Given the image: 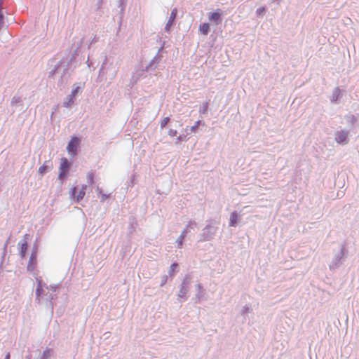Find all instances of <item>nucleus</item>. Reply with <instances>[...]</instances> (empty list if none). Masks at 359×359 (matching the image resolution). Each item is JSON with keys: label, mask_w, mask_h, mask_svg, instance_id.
I'll return each instance as SVG.
<instances>
[{"label": "nucleus", "mask_w": 359, "mask_h": 359, "mask_svg": "<svg viewBox=\"0 0 359 359\" xmlns=\"http://www.w3.org/2000/svg\"><path fill=\"white\" fill-rule=\"evenodd\" d=\"M238 221V215L236 211H233L230 215L229 226H236Z\"/></svg>", "instance_id": "obj_21"}, {"label": "nucleus", "mask_w": 359, "mask_h": 359, "mask_svg": "<svg viewBox=\"0 0 359 359\" xmlns=\"http://www.w3.org/2000/svg\"><path fill=\"white\" fill-rule=\"evenodd\" d=\"M86 185H83L81 189L79 190L78 194L76 195V194L77 192V187H74L72 189V191H71L72 195L75 196L76 202H79L84 198L85 194H86Z\"/></svg>", "instance_id": "obj_12"}, {"label": "nucleus", "mask_w": 359, "mask_h": 359, "mask_svg": "<svg viewBox=\"0 0 359 359\" xmlns=\"http://www.w3.org/2000/svg\"><path fill=\"white\" fill-rule=\"evenodd\" d=\"M107 58L106 57L104 61L103 62V63L101 65V67L100 69V72H101L102 71H103V69H104V66L105 65L107 64Z\"/></svg>", "instance_id": "obj_43"}, {"label": "nucleus", "mask_w": 359, "mask_h": 359, "mask_svg": "<svg viewBox=\"0 0 359 359\" xmlns=\"http://www.w3.org/2000/svg\"><path fill=\"white\" fill-rule=\"evenodd\" d=\"M200 32L206 36L209 34L210 31V25L208 23H201L199 26Z\"/></svg>", "instance_id": "obj_23"}, {"label": "nucleus", "mask_w": 359, "mask_h": 359, "mask_svg": "<svg viewBox=\"0 0 359 359\" xmlns=\"http://www.w3.org/2000/svg\"><path fill=\"white\" fill-rule=\"evenodd\" d=\"M4 359H10V353H7L4 358Z\"/></svg>", "instance_id": "obj_47"}, {"label": "nucleus", "mask_w": 359, "mask_h": 359, "mask_svg": "<svg viewBox=\"0 0 359 359\" xmlns=\"http://www.w3.org/2000/svg\"><path fill=\"white\" fill-rule=\"evenodd\" d=\"M2 9H3L2 4L0 3V11H2Z\"/></svg>", "instance_id": "obj_48"}, {"label": "nucleus", "mask_w": 359, "mask_h": 359, "mask_svg": "<svg viewBox=\"0 0 359 359\" xmlns=\"http://www.w3.org/2000/svg\"><path fill=\"white\" fill-rule=\"evenodd\" d=\"M345 245H342L340 248L339 251L334 255L330 264H329L330 270L334 271L339 268L342 265L343 262L344 261L345 259Z\"/></svg>", "instance_id": "obj_2"}, {"label": "nucleus", "mask_w": 359, "mask_h": 359, "mask_svg": "<svg viewBox=\"0 0 359 359\" xmlns=\"http://www.w3.org/2000/svg\"><path fill=\"white\" fill-rule=\"evenodd\" d=\"M348 135V130H337L334 133V140L339 144L346 145L349 142Z\"/></svg>", "instance_id": "obj_7"}, {"label": "nucleus", "mask_w": 359, "mask_h": 359, "mask_svg": "<svg viewBox=\"0 0 359 359\" xmlns=\"http://www.w3.org/2000/svg\"><path fill=\"white\" fill-rule=\"evenodd\" d=\"M177 134V131L174 129H170L168 132V135L170 137H175Z\"/></svg>", "instance_id": "obj_39"}, {"label": "nucleus", "mask_w": 359, "mask_h": 359, "mask_svg": "<svg viewBox=\"0 0 359 359\" xmlns=\"http://www.w3.org/2000/svg\"><path fill=\"white\" fill-rule=\"evenodd\" d=\"M36 258H37V252H36V250H33L31 253L29 263L27 265L28 270H32L34 269V265L36 264Z\"/></svg>", "instance_id": "obj_18"}, {"label": "nucleus", "mask_w": 359, "mask_h": 359, "mask_svg": "<svg viewBox=\"0 0 359 359\" xmlns=\"http://www.w3.org/2000/svg\"><path fill=\"white\" fill-rule=\"evenodd\" d=\"M53 168V164L50 161H46L45 163L39 167V173L41 175H44L47 172L50 171Z\"/></svg>", "instance_id": "obj_17"}, {"label": "nucleus", "mask_w": 359, "mask_h": 359, "mask_svg": "<svg viewBox=\"0 0 359 359\" xmlns=\"http://www.w3.org/2000/svg\"><path fill=\"white\" fill-rule=\"evenodd\" d=\"M161 49H163V47H161L158 50L157 54L153 57V59L150 61V62L145 67V68L143 69V71L152 72L156 69L160 61L161 60V57L158 55L159 52L161 51Z\"/></svg>", "instance_id": "obj_8"}, {"label": "nucleus", "mask_w": 359, "mask_h": 359, "mask_svg": "<svg viewBox=\"0 0 359 359\" xmlns=\"http://www.w3.org/2000/svg\"><path fill=\"white\" fill-rule=\"evenodd\" d=\"M20 245V255L22 258H24L26 255L28 244L27 241H20L18 243Z\"/></svg>", "instance_id": "obj_20"}, {"label": "nucleus", "mask_w": 359, "mask_h": 359, "mask_svg": "<svg viewBox=\"0 0 359 359\" xmlns=\"http://www.w3.org/2000/svg\"><path fill=\"white\" fill-rule=\"evenodd\" d=\"M116 75V72H114V73L113 74V77H114Z\"/></svg>", "instance_id": "obj_50"}, {"label": "nucleus", "mask_w": 359, "mask_h": 359, "mask_svg": "<svg viewBox=\"0 0 359 359\" xmlns=\"http://www.w3.org/2000/svg\"><path fill=\"white\" fill-rule=\"evenodd\" d=\"M44 287H46V289L48 290H51L52 292H55L57 289L58 288V285H47L46 284H44Z\"/></svg>", "instance_id": "obj_34"}, {"label": "nucleus", "mask_w": 359, "mask_h": 359, "mask_svg": "<svg viewBox=\"0 0 359 359\" xmlns=\"http://www.w3.org/2000/svg\"><path fill=\"white\" fill-rule=\"evenodd\" d=\"M135 219H130V224H129V228H128L129 229L128 233L130 234H132L135 231Z\"/></svg>", "instance_id": "obj_29"}, {"label": "nucleus", "mask_w": 359, "mask_h": 359, "mask_svg": "<svg viewBox=\"0 0 359 359\" xmlns=\"http://www.w3.org/2000/svg\"><path fill=\"white\" fill-rule=\"evenodd\" d=\"M96 191L99 195H101L102 194V189L99 187H97Z\"/></svg>", "instance_id": "obj_44"}, {"label": "nucleus", "mask_w": 359, "mask_h": 359, "mask_svg": "<svg viewBox=\"0 0 359 359\" xmlns=\"http://www.w3.org/2000/svg\"><path fill=\"white\" fill-rule=\"evenodd\" d=\"M26 358H27V359H31V355H27V356L26 357Z\"/></svg>", "instance_id": "obj_49"}, {"label": "nucleus", "mask_w": 359, "mask_h": 359, "mask_svg": "<svg viewBox=\"0 0 359 359\" xmlns=\"http://www.w3.org/2000/svg\"><path fill=\"white\" fill-rule=\"evenodd\" d=\"M0 3H1V4H3V0H0Z\"/></svg>", "instance_id": "obj_51"}, {"label": "nucleus", "mask_w": 359, "mask_h": 359, "mask_svg": "<svg viewBox=\"0 0 359 359\" xmlns=\"http://www.w3.org/2000/svg\"><path fill=\"white\" fill-rule=\"evenodd\" d=\"M170 120V117H165L161 122V128L163 129V128H165L166 125L169 123Z\"/></svg>", "instance_id": "obj_35"}, {"label": "nucleus", "mask_w": 359, "mask_h": 359, "mask_svg": "<svg viewBox=\"0 0 359 359\" xmlns=\"http://www.w3.org/2000/svg\"><path fill=\"white\" fill-rule=\"evenodd\" d=\"M201 123H202V121H201V120L197 121L195 123V124H194L193 126H191V127L190 128V129H189V130H190V131H191V133H196V131H197V130H198V128L199 126H200ZM203 125H205V123H204V122H203Z\"/></svg>", "instance_id": "obj_28"}, {"label": "nucleus", "mask_w": 359, "mask_h": 359, "mask_svg": "<svg viewBox=\"0 0 359 359\" xmlns=\"http://www.w3.org/2000/svg\"><path fill=\"white\" fill-rule=\"evenodd\" d=\"M191 276L189 274H187L183 278L181 285L189 287V285L191 282Z\"/></svg>", "instance_id": "obj_25"}, {"label": "nucleus", "mask_w": 359, "mask_h": 359, "mask_svg": "<svg viewBox=\"0 0 359 359\" xmlns=\"http://www.w3.org/2000/svg\"><path fill=\"white\" fill-rule=\"evenodd\" d=\"M196 226L197 223L195 221H190L186 228H187V231L189 232L190 229H194Z\"/></svg>", "instance_id": "obj_32"}, {"label": "nucleus", "mask_w": 359, "mask_h": 359, "mask_svg": "<svg viewBox=\"0 0 359 359\" xmlns=\"http://www.w3.org/2000/svg\"><path fill=\"white\" fill-rule=\"evenodd\" d=\"M187 228H185L180 235V236L177 238L176 243H177V248H181L184 240V238L186 237L187 234Z\"/></svg>", "instance_id": "obj_22"}, {"label": "nucleus", "mask_w": 359, "mask_h": 359, "mask_svg": "<svg viewBox=\"0 0 359 359\" xmlns=\"http://www.w3.org/2000/svg\"><path fill=\"white\" fill-rule=\"evenodd\" d=\"M72 165V163L67 158L63 157L60 159L58 180H60L62 183L67 179Z\"/></svg>", "instance_id": "obj_3"}, {"label": "nucleus", "mask_w": 359, "mask_h": 359, "mask_svg": "<svg viewBox=\"0 0 359 359\" xmlns=\"http://www.w3.org/2000/svg\"><path fill=\"white\" fill-rule=\"evenodd\" d=\"M134 180H135V176L134 175H132L131 176V180H130V184H131V186H133L134 184Z\"/></svg>", "instance_id": "obj_45"}, {"label": "nucleus", "mask_w": 359, "mask_h": 359, "mask_svg": "<svg viewBox=\"0 0 359 359\" xmlns=\"http://www.w3.org/2000/svg\"><path fill=\"white\" fill-rule=\"evenodd\" d=\"M83 39H80L74 53L69 58L62 57L60 60L57 61L53 57L48 60V65L53 67V68L48 72V77L49 79L53 78L55 75L58 74L60 76L57 81V87L60 90L64 88L67 84L72 74L76 68V65L74 64L75 55L83 43Z\"/></svg>", "instance_id": "obj_1"}, {"label": "nucleus", "mask_w": 359, "mask_h": 359, "mask_svg": "<svg viewBox=\"0 0 359 359\" xmlns=\"http://www.w3.org/2000/svg\"><path fill=\"white\" fill-rule=\"evenodd\" d=\"M342 96V90L339 88V87H336L332 91L330 100L331 103L339 104Z\"/></svg>", "instance_id": "obj_10"}, {"label": "nucleus", "mask_w": 359, "mask_h": 359, "mask_svg": "<svg viewBox=\"0 0 359 359\" xmlns=\"http://www.w3.org/2000/svg\"><path fill=\"white\" fill-rule=\"evenodd\" d=\"M110 195V194H106L102 193L101 194V202L105 201L108 198H109Z\"/></svg>", "instance_id": "obj_41"}, {"label": "nucleus", "mask_w": 359, "mask_h": 359, "mask_svg": "<svg viewBox=\"0 0 359 359\" xmlns=\"http://www.w3.org/2000/svg\"><path fill=\"white\" fill-rule=\"evenodd\" d=\"M97 41V39L96 36H94V38L92 39L91 42H90V44L93 43H96Z\"/></svg>", "instance_id": "obj_46"}, {"label": "nucleus", "mask_w": 359, "mask_h": 359, "mask_svg": "<svg viewBox=\"0 0 359 359\" xmlns=\"http://www.w3.org/2000/svg\"><path fill=\"white\" fill-rule=\"evenodd\" d=\"M252 311V309H251V307L249 305H245L241 311V315L244 317V319H245V315H247L248 313L251 312Z\"/></svg>", "instance_id": "obj_26"}, {"label": "nucleus", "mask_w": 359, "mask_h": 359, "mask_svg": "<svg viewBox=\"0 0 359 359\" xmlns=\"http://www.w3.org/2000/svg\"><path fill=\"white\" fill-rule=\"evenodd\" d=\"M39 352V356L34 359H48L53 353V350L50 348H46L42 353L39 350L36 351Z\"/></svg>", "instance_id": "obj_16"}, {"label": "nucleus", "mask_w": 359, "mask_h": 359, "mask_svg": "<svg viewBox=\"0 0 359 359\" xmlns=\"http://www.w3.org/2000/svg\"><path fill=\"white\" fill-rule=\"evenodd\" d=\"M11 106L12 107H21L20 110H22L23 109V100L21 96L19 95H14L11 101Z\"/></svg>", "instance_id": "obj_15"}, {"label": "nucleus", "mask_w": 359, "mask_h": 359, "mask_svg": "<svg viewBox=\"0 0 359 359\" xmlns=\"http://www.w3.org/2000/svg\"><path fill=\"white\" fill-rule=\"evenodd\" d=\"M189 290V287L180 285V290L177 294V297L180 299H182L183 301H186L188 299V297L187 296V293L188 292Z\"/></svg>", "instance_id": "obj_19"}, {"label": "nucleus", "mask_w": 359, "mask_h": 359, "mask_svg": "<svg viewBox=\"0 0 359 359\" xmlns=\"http://www.w3.org/2000/svg\"><path fill=\"white\" fill-rule=\"evenodd\" d=\"M4 24V15L2 11H0V29L2 28Z\"/></svg>", "instance_id": "obj_38"}, {"label": "nucleus", "mask_w": 359, "mask_h": 359, "mask_svg": "<svg viewBox=\"0 0 359 359\" xmlns=\"http://www.w3.org/2000/svg\"><path fill=\"white\" fill-rule=\"evenodd\" d=\"M217 227L210 224L206 225L203 229L201 233L199 234L200 242L210 241L214 238L217 233Z\"/></svg>", "instance_id": "obj_4"}, {"label": "nucleus", "mask_w": 359, "mask_h": 359, "mask_svg": "<svg viewBox=\"0 0 359 359\" xmlns=\"http://www.w3.org/2000/svg\"><path fill=\"white\" fill-rule=\"evenodd\" d=\"M36 282H37L36 287H44L45 283H43L42 280L41 279L36 278Z\"/></svg>", "instance_id": "obj_42"}, {"label": "nucleus", "mask_w": 359, "mask_h": 359, "mask_svg": "<svg viewBox=\"0 0 359 359\" xmlns=\"http://www.w3.org/2000/svg\"><path fill=\"white\" fill-rule=\"evenodd\" d=\"M168 275H163L161 276V283H160L161 287H163L165 285V283L168 281Z\"/></svg>", "instance_id": "obj_36"}, {"label": "nucleus", "mask_w": 359, "mask_h": 359, "mask_svg": "<svg viewBox=\"0 0 359 359\" xmlns=\"http://www.w3.org/2000/svg\"><path fill=\"white\" fill-rule=\"evenodd\" d=\"M196 294L195 297V303L199 304L202 299H204L205 296V290L203 289L202 285L201 283H198L196 285Z\"/></svg>", "instance_id": "obj_13"}, {"label": "nucleus", "mask_w": 359, "mask_h": 359, "mask_svg": "<svg viewBox=\"0 0 359 359\" xmlns=\"http://www.w3.org/2000/svg\"><path fill=\"white\" fill-rule=\"evenodd\" d=\"M186 140V135H180L177 137L176 144H177L180 142L185 141Z\"/></svg>", "instance_id": "obj_40"}, {"label": "nucleus", "mask_w": 359, "mask_h": 359, "mask_svg": "<svg viewBox=\"0 0 359 359\" xmlns=\"http://www.w3.org/2000/svg\"><path fill=\"white\" fill-rule=\"evenodd\" d=\"M87 181H88V183L91 185L94 183V174L93 172L88 173Z\"/></svg>", "instance_id": "obj_33"}, {"label": "nucleus", "mask_w": 359, "mask_h": 359, "mask_svg": "<svg viewBox=\"0 0 359 359\" xmlns=\"http://www.w3.org/2000/svg\"><path fill=\"white\" fill-rule=\"evenodd\" d=\"M45 291L43 290V287H36V301H37L39 303L41 301V297H43V295L44 294Z\"/></svg>", "instance_id": "obj_24"}, {"label": "nucleus", "mask_w": 359, "mask_h": 359, "mask_svg": "<svg viewBox=\"0 0 359 359\" xmlns=\"http://www.w3.org/2000/svg\"><path fill=\"white\" fill-rule=\"evenodd\" d=\"M79 93H81V88L74 85L71 93L64 100L62 106L67 109L71 108L74 104V100Z\"/></svg>", "instance_id": "obj_5"}, {"label": "nucleus", "mask_w": 359, "mask_h": 359, "mask_svg": "<svg viewBox=\"0 0 359 359\" xmlns=\"http://www.w3.org/2000/svg\"><path fill=\"white\" fill-rule=\"evenodd\" d=\"M80 143V137L76 136L72 137L67 146V150L71 156H76L77 155Z\"/></svg>", "instance_id": "obj_6"}, {"label": "nucleus", "mask_w": 359, "mask_h": 359, "mask_svg": "<svg viewBox=\"0 0 359 359\" xmlns=\"http://www.w3.org/2000/svg\"><path fill=\"white\" fill-rule=\"evenodd\" d=\"M208 102H205L204 103H203V105L200 107L199 109V113L200 114H206L207 112H208Z\"/></svg>", "instance_id": "obj_27"}, {"label": "nucleus", "mask_w": 359, "mask_h": 359, "mask_svg": "<svg viewBox=\"0 0 359 359\" xmlns=\"http://www.w3.org/2000/svg\"><path fill=\"white\" fill-rule=\"evenodd\" d=\"M265 11H266L265 7L258 8L256 10V15L257 16H260L261 15L264 14L265 13Z\"/></svg>", "instance_id": "obj_37"}, {"label": "nucleus", "mask_w": 359, "mask_h": 359, "mask_svg": "<svg viewBox=\"0 0 359 359\" xmlns=\"http://www.w3.org/2000/svg\"><path fill=\"white\" fill-rule=\"evenodd\" d=\"M43 297H45V299L47 301V306H48L50 309L51 312H53L54 309L53 299L56 298V295L53 293H50L49 292H45Z\"/></svg>", "instance_id": "obj_14"}, {"label": "nucleus", "mask_w": 359, "mask_h": 359, "mask_svg": "<svg viewBox=\"0 0 359 359\" xmlns=\"http://www.w3.org/2000/svg\"><path fill=\"white\" fill-rule=\"evenodd\" d=\"M177 15V9L176 8H174L171 11L170 18L165 25V32H169L170 31L171 27L173 25V24L175 22Z\"/></svg>", "instance_id": "obj_11"}, {"label": "nucleus", "mask_w": 359, "mask_h": 359, "mask_svg": "<svg viewBox=\"0 0 359 359\" xmlns=\"http://www.w3.org/2000/svg\"><path fill=\"white\" fill-rule=\"evenodd\" d=\"M346 119L351 126H353L357 121V118L353 114L346 116Z\"/></svg>", "instance_id": "obj_30"}, {"label": "nucleus", "mask_w": 359, "mask_h": 359, "mask_svg": "<svg viewBox=\"0 0 359 359\" xmlns=\"http://www.w3.org/2000/svg\"><path fill=\"white\" fill-rule=\"evenodd\" d=\"M222 14L223 12L220 9H217L215 12L208 13V20L213 22L215 25H219L222 22Z\"/></svg>", "instance_id": "obj_9"}, {"label": "nucleus", "mask_w": 359, "mask_h": 359, "mask_svg": "<svg viewBox=\"0 0 359 359\" xmlns=\"http://www.w3.org/2000/svg\"><path fill=\"white\" fill-rule=\"evenodd\" d=\"M177 267V264L176 262H174L170 265V269L168 271L169 276H172L174 274Z\"/></svg>", "instance_id": "obj_31"}]
</instances>
